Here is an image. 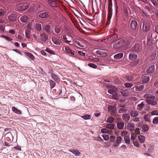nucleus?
Instances as JSON below:
<instances>
[{
  "instance_id": "1",
  "label": "nucleus",
  "mask_w": 158,
  "mask_h": 158,
  "mask_svg": "<svg viewBox=\"0 0 158 158\" xmlns=\"http://www.w3.org/2000/svg\"><path fill=\"white\" fill-rule=\"evenodd\" d=\"M157 35L154 30L150 31L147 34V44L148 46H151L153 42L157 41Z\"/></svg>"
},
{
  "instance_id": "2",
  "label": "nucleus",
  "mask_w": 158,
  "mask_h": 158,
  "mask_svg": "<svg viewBox=\"0 0 158 158\" xmlns=\"http://www.w3.org/2000/svg\"><path fill=\"white\" fill-rule=\"evenodd\" d=\"M129 42L128 40H126L125 39L121 38L118 39L115 42L113 45L114 48H118L122 47H126L129 45Z\"/></svg>"
},
{
  "instance_id": "3",
  "label": "nucleus",
  "mask_w": 158,
  "mask_h": 158,
  "mask_svg": "<svg viewBox=\"0 0 158 158\" xmlns=\"http://www.w3.org/2000/svg\"><path fill=\"white\" fill-rule=\"evenodd\" d=\"M143 98L147 99L146 101L148 104L153 105L157 104L156 101V100H154L155 99L154 96L149 94H146L144 95Z\"/></svg>"
},
{
  "instance_id": "4",
  "label": "nucleus",
  "mask_w": 158,
  "mask_h": 158,
  "mask_svg": "<svg viewBox=\"0 0 158 158\" xmlns=\"http://www.w3.org/2000/svg\"><path fill=\"white\" fill-rule=\"evenodd\" d=\"M116 104L114 103L113 105H110L108 107V111L111 113V115L113 116H115L116 115L115 106Z\"/></svg>"
},
{
  "instance_id": "5",
  "label": "nucleus",
  "mask_w": 158,
  "mask_h": 158,
  "mask_svg": "<svg viewBox=\"0 0 158 158\" xmlns=\"http://www.w3.org/2000/svg\"><path fill=\"white\" fill-rule=\"evenodd\" d=\"M131 52L136 53L140 52L142 51V48L140 45L139 44H136L131 49Z\"/></svg>"
},
{
  "instance_id": "6",
  "label": "nucleus",
  "mask_w": 158,
  "mask_h": 158,
  "mask_svg": "<svg viewBox=\"0 0 158 158\" xmlns=\"http://www.w3.org/2000/svg\"><path fill=\"white\" fill-rule=\"evenodd\" d=\"M122 138L120 136L117 137L115 139L114 142L113 144V146L115 148L117 147L122 143Z\"/></svg>"
},
{
  "instance_id": "7",
  "label": "nucleus",
  "mask_w": 158,
  "mask_h": 158,
  "mask_svg": "<svg viewBox=\"0 0 158 158\" xmlns=\"http://www.w3.org/2000/svg\"><path fill=\"white\" fill-rule=\"evenodd\" d=\"M112 0L109 1L108 6V14L109 16H111L112 14Z\"/></svg>"
},
{
  "instance_id": "8",
  "label": "nucleus",
  "mask_w": 158,
  "mask_h": 158,
  "mask_svg": "<svg viewBox=\"0 0 158 158\" xmlns=\"http://www.w3.org/2000/svg\"><path fill=\"white\" fill-rule=\"evenodd\" d=\"M131 28L133 30H136L138 27L137 22L135 20H132L130 23Z\"/></svg>"
},
{
  "instance_id": "9",
  "label": "nucleus",
  "mask_w": 158,
  "mask_h": 158,
  "mask_svg": "<svg viewBox=\"0 0 158 158\" xmlns=\"http://www.w3.org/2000/svg\"><path fill=\"white\" fill-rule=\"evenodd\" d=\"M96 53L102 57H106L107 55V52L105 50L102 49H100L97 50L96 51Z\"/></svg>"
},
{
  "instance_id": "10",
  "label": "nucleus",
  "mask_w": 158,
  "mask_h": 158,
  "mask_svg": "<svg viewBox=\"0 0 158 158\" xmlns=\"http://www.w3.org/2000/svg\"><path fill=\"white\" fill-rule=\"evenodd\" d=\"M40 39L41 40L44 42H46L48 40V37L44 33H40Z\"/></svg>"
},
{
  "instance_id": "11",
  "label": "nucleus",
  "mask_w": 158,
  "mask_h": 158,
  "mask_svg": "<svg viewBox=\"0 0 158 158\" xmlns=\"http://www.w3.org/2000/svg\"><path fill=\"white\" fill-rule=\"evenodd\" d=\"M39 17L42 19L47 18L49 17V13L48 12H41L40 13Z\"/></svg>"
},
{
  "instance_id": "12",
  "label": "nucleus",
  "mask_w": 158,
  "mask_h": 158,
  "mask_svg": "<svg viewBox=\"0 0 158 158\" xmlns=\"http://www.w3.org/2000/svg\"><path fill=\"white\" fill-rule=\"evenodd\" d=\"M65 50L66 52L69 54V55L72 57H75V54L73 51H72L68 47H65Z\"/></svg>"
},
{
  "instance_id": "13",
  "label": "nucleus",
  "mask_w": 158,
  "mask_h": 158,
  "mask_svg": "<svg viewBox=\"0 0 158 158\" xmlns=\"http://www.w3.org/2000/svg\"><path fill=\"white\" fill-rule=\"evenodd\" d=\"M127 128L129 131L132 132L135 129V125L131 123H128L127 124Z\"/></svg>"
},
{
  "instance_id": "14",
  "label": "nucleus",
  "mask_w": 158,
  "mask_h": 158,
  "mask_svg": "<svg viewBox=\"0 0 158 158\" xmlns=\"http://www.w3.org/2000/svg\"><path fill=\"white\" fill-rule=\"evenodd\" d=\"M52 40L53 43L57 45H60L61 42V41L60 39L55 37H52Z\"/></svg>"
},
{
  "instance_id": "15",
  "label": "nucleus",
  "mask_w": 158,
  "mask_h": 158,
  "mask_svg": "<svg viewBox=\"0 0 158 158\" xmlns=\"http://www.w3.org/2000/svg\"><path fill=\"white\" fill-rule=\"evenodd\" d=\"M130 115L127 114H124L122 115V118L125 122H128L130 119Z\"/></svg>"
},
{
  "instance_id": "16",
  "label": "nucleus",
  "mask_w": 158,
  "mask_h": 158,
  "mask_svg": "<svg viewBox=\"0 0 158 158\" xmlns=\"http://www.w3.org/2000/svg\"><path fill=\"white\" fill-rule=\"evenodd\" d=\"M141 80L143 82L147 83L149 81L150 77L149 76L143 75L141 78Z\"/></svg>"
},
{
  "instance_id": "17",
  "label": "nucleus",
  "mask_w": 158,
  "mask_h": 158,
  "mask_svg": "<svg viewBox=\"0 0 158 158\" xmlns=\"http://www.w3.org/2000/svg\"><path fill=\"white\" fill-rule=\"evenodd\" d=\"M28 7V6L27 5L22 4L20 6H18L17 7V9L19 10H24L27 9Z\"/></svg>"
},
{
  "instance_id": "18",
  "label": "nucleus",
  "mask_w": 158,
  "mask_h": 158,
  "mask_svg": "<svg viewBox=\"0 0 158 158\" xmlns=\"http://www.w3.org/2000/svg\"><path fill=\"white\" fill-rule=\"evenodd\" d=\"M48 4L53 7L57 6V4L56 0H48Z\"/></svg>"
},
{
  "instance_id": "19",
  "label": "nucleus",
  "mask_w": 158,
  "mask_h": 158,
  "mask_svg": "<svg viewBox=\"0 0 158 158\" xmlns=\"http://www.w3.org/2000/svg\"><path fill=\"white\" fill-rule=\"evenodd\" d=\"M149 28L150 26L149 24L146 22L143 23V31H147L149 30Z\"/></svg>"
},
{
  "instance_id": "20",
  "label": "nucleus",
  "mask_w": 158,
  "mask_h": 158,
  "mask_svg": "<svg viewBox=\"0 0 158 158\" xmlns=\"http://www.w3.org/2000/svg\"><path fill=\"white\" fill-rule=\"evenodd\" d=\"M131 116L133 117H136L139 115L138 112L135 110H131L130 111Z\"/></svg>"
},
{
  "instance_id": "21",
  "label": "nucleus",
  "mask_w": 158,
  "mask_h": 158,
  "mask_svg": "<svg viewBox=\"0 0 158 158\" xmlns=\"http://www.w3.org/2000/svg\"><path fill=\"white\" fill-rule=\"evenodd\" d=\"M137 57V55L135 54L131 53L129 55V58L131 60H134L136 59Z\"/></svg>"
},
{
  "instance_id": "22",
  "label": "nucleus",
  "mask_w": 158,
  "mask_h": 158,
  "mask_svg": "<svg viewBox=\"0 0 158 158\" xmlns=\"http://www.w3.org/2000/svg\"><path fill=\"white\" fill-rule=\"evenodd\" d=\"M154 69L155 66L154 65H152L148 68L147 72L148 73H151L154 71Z\"/></svg>"
},
{
  "instance_id": "23",
  "label": "nucleus",
  "mask_w": 158,
  "mask_h": 158,
  "mask_svg": "<svg viewBox=\"0 0 158 158\" xmlns=\"http://www.w3.org/2000/svg\"><path fill=\"white\" fill-rule=\"evenodd\" d=\"M118 128L119 129H122L124 126V123L122 122H118L117 123Z\"/></svg>"
},
{
  "instance_id": "24",
  "label": "nucleus",
  "mask_w": 158,
  "mask_h": 158,
  "mask_svg": "<svg viewBox=\"0 0 158 158\" xmlns=\"http://www.w3.org/2000/svg\"><path fill=\"white\" fill-rule=\"evenodd\" d=\"M120 4L122 5L123 6V10L124 13L126 14H128V11L127 7L125 6V2H121V1L120 0Z\"/></svg>"
},
{
  "instance_id": "25",
  "label": "nucleus",
  "mask_w": 158,
  "mask_h": 158,
  "mask_svg": "<svg viewBox=\"0 0 158 158\" xmlns=\"http://www.w3.org/2000/svg\"><path fill=\"white\" fill-rule=\"evenodd\" d=\"M44 30L48 33H50L51 26L49 25L45 24L44 27Z\"/></svg>"
},
{
  "instance_id": "26",
  "label": "nucleus",
  "mask_w": 158,
  "mask_h": 158,
  "mask_svg": "<svg viewBox=\"0 0 158 158\" xmlns=\"http://www.w3.org/2000/svg\"><path fill=\"white\" fill-rule=\"evenodd\" d=\"M9 20L11 22H14L16 20V17L15 15L13 14H11L8 17Z\"/></svg>"
},
{
  "instance_id": "27",
  "label": "nucleus",
  "mask_w": 158,
  "mask_h": 158,
  "mask_svg": "<svg viewBox=\"0 0 158 158\" xmlns=\"http://www.w3.org/2000/svg\"><path fill=\"white\" fill-rule=\"evenodd\" d=\"M69 151L74 154L76 156H78L81 154V153L77 149H71L69 150Z\"/></svg>"
},
{
  "instance_id": "28",
  "label": "nucleus",
  "mask_w": 158,
  "mask_h": 158,
  "mask_svg": "<svg viewBox=\"0 0 158 158\" xmlns=\"http://www.w3.org/2000/svg\"><path fill=\"white\" fill-rule=\"evenodd\" d=\"M109 88H110L111 89L108 90V92L111 94H113L114 91L117 89L116 88L113 86H109Z\"/></svg>"
},
{
  "instance_id": "29",
  "label": "nucleus",
  "mask_w": 158,
  "mask_h": 158,
  "mask_svg": "<svg viewBox=\"0 0 158 158\" xmlns=\"http://www.w3.org/2000/svg\"><path fill=\"white\" fill-rule=\"evenodd\" d=\"M101 132L102 133H108L110 134H112V131L111 130H108L106 128H102L101 130Z\"/></svg>"
},
{
  "instance_id": "30",
  "label": "nucleus",
  "mask_w": 158,
  "mask_h": 158,
  "mask_svg": "<svg viewBox=\"0 0 158 158\" xmlns=\"http://www.w3.org/2000/svg\"><path fill=\"white\" fill-rule=\"evenodd\" d=\"M106 125V127L110 130L113 129L114 128V125L113 123L107 124Z\"/></svg>"
},
{
  "instance_id": "31",
  "label": "nucleus",
  "mask_w": 158,
  "mask_h": 158,
  "mask_svg": "<svg viewBox=\"0 0 158 158\" xmlns=\"http://www.w3.org/2000/svg\"><path fill=\"white\" fill-rule=\"evenodd\" d=\"M12 110L13 112L17 114H22L21 111L20 110L17 109L15 107H12Z\"/></svg>"
},
{
  "instance_id": "32",
  "label": "nucleus",
  "mask_w": 158,
  "mask_h": 158,
  "mask_svg": "<svg viewBox=\"0 0 158 158\" xmlns=\"http://www.w3.org/2000/svg\"><path fill=\"white\" fill-rule=\"evenodd\" d=\"M144 86L142 85H138L135 87V90L137 91H140L143 90Z\"/></svg>"
},
{
  "instance_id": "33",
  "label": "nucleus",
  "mask_w": 158,
  "mask_h": 158,
  "mask_svg": "<svg viewBox=\"0 0 158 158\" xmlns=\"http://www.w3.org/2000/svg\"><path fill=\"white\" fill-rule=\"evenodd\" d=\"M28 19V18L25 15H23L20 18L21 21L23 23H26Z\"/></svg>"
},
{
  "instance_id": "34",
  "label": "nucleus",
  "mask_w": 158,
  "mask_h": 158,
  "mask_svg": "<svg viewBox=\"0 0 158 158\" xmlns=\"http://www.w3.org/2000/svg\"><path fill=\"white\" fill-rule=\"evenodd\" d=\"M144 105L145 104L144 102H142L140 104L138 105L137 109L139 110H141L143 109Z\"/></svg>"
},
{
  "instance_id": "35",
  "label": "nucleus",
  "mask_w": 158,
  "mask_h": 158,
  "mask_svg": "<svg viewBox=\"0 0 158 158\" xmlns=\"http://www.w3.org/2000/svg\"><path fill=\"white\" fill-rule=\"evenodd\" d=\"M26 55L29 57L31 60H33L35 59V57L31 53L29 52H26L25 53Z\"/></svg>"
},
{
  "instance_id": "36",
  "label": "nucleus",
  "mask_w": 158,
  "mask_h": 158,
  "mask_svg": "<svg viewBox=\"0 0 158 158\" xmlns=\"http://www.w3.org/2000/svg\"><path fill=\"white\" fill-rule=\"evenodd\" d=\"M123 53H120L115 55L114 57L115 59H120L123 57Z\"/></svg>"
},
{
  "instance_id": "37",
  "label": "nucleus",
  "mask_w": 158,
  "mask_h": 158,
  "mask_svg": "<svg viewBox=\"0 0 158 158\" xmlns=\"http://www.w3.org/2000/svg\"><path fill=\"white\" fill-rule=\"evenodd\" d=\"M124 140L125 143L127 145H129L130 144V139L127 136L124 137Z\"/></svg>"
},
{
  "instance_id": "38",
  "label": "nucleus",
  "mask_w": 158,
  "mask_h": 158,
  "mask_svg": "<svg viewBox=\"0 0 158 158\" xmlns=\"http://www.w3.org/2000/svg\"><path fill=\"white\" fill-rule=\"evenodd\" d=\"M35 27L37 31L39 32L40 31L42 30L41 25L40 23H36L35 24Z\"/></svg>"
},
{
  "instance_id": "39",
  "label": "nucleus",
  "mask_w": 158,
  "mask_h": 158,
  "mask_svg": "<svg viewBox=\"0 0 158 158\" xmlns=\"http://www.w3.org/2000/svg\"><path fill=\"white\" fill-rule=\"evenodd\" d=\"M138 139L140 142L141 143H143L145 140V137L143 135H140L138 136Z\"/></svg>"
},
{
  "instance_id": "40",
  "label": "nucleus",
  "mask_w": 158,
  "mask_h": 158,
  "mask_svg": "<svg viewBox=\"0 0 158 158\" xmlns=\"http://www.w3.org/2000/svg\"><path fill=\"white\" fill-rule=\"evenodd\" d=\"M51 77L52 79L56 81H59V78L54 73H52L51 75Z\"/></svg>"
},
{
  "instance_id": "41",
  "label": "nucleus",
  "mask_w": 158,
  "mask_h": 158,
  "mask_svg": "<svg viewBox=\"0 0 158 158\" xmlns=\"http://www.w3.org/2000/svg\"><path fill=\"white\" fill-rule=\"evenodd\" d=\"M144 119L145 121L149 122L150 121V116L149 114H146L144 116Z\"/></svg>"
},
{
  "instance_id": "42",
  "label": "nucleus",
  "mask_w": 158,
  "mask_h": 158,
  "mask_svg": "<svg viewBox=\"0 0 158 158\" xmlns=\"http://www.w3.org/2000/svg\"><path fill=\"white\" fill-rule=\"evenodd\" d=\"M81 117L85 120L89 119L91 118V116L87 114H85L81 116Z\"/></svg>"
},
{
  "instance_id": "43",
  "label": "nucleus",
  "mask_w": 158,
  "mask_h": 158,
  "mask_svg": "<svg viewBox=\"0 0 158 158\" xmlns=\"http://www.w3.org/2000/svg\"><path fill=\"white\" fill-rule=\"evenodd\" d=\"M49 82L50 84V85L51 88L52 89L53 88H54L56 85L55 82L52 80H50L49 81Z\"/></svg>"
},
{
  "instance_id": "44",
  "label": "nucleus",
  "mask_w": 158,
  "mask_h": 158,
  "mask_svg": "<svg viewBox=\"0 0 158 158\" xmlns=\"http://www.w3.org/2000/svg\"><path fill=\"white\" fill-rule=\"evenodd\" d=\"M114 119V118L112 117L109 116L107 118V122L108 123H112L113 122Z\"/></svg>"
},
{
  "instance_id": "45",
  "label": "nucleus",
  "mask_w": 158,
  "mask_h": 158,
  "mask_svg": "<svg viewBox=\"0 0 158 158\" xmlns=\"http://www.w3.org/2000/svg\"><path fill=\"white\" fill-rule=\"evenodd\" d=\"M143 131L144 132L147 131L149 129L148 127L146 125H144L142 127Z\"/></svg>"
},
{
  "instance_id": "46",
  "label": "nucleus",
  "mask_w": 158,
  "mask_h": 158,
  "mask_svg": "<svg viewBox=\"0 0 158 158\" xmlns=\"http://www.w3.org/2000/svg\"><path fill=\"white\" fill-rule=\"evenodd\" d=\"M55 32L57 33H59L60 31V29L59 27H58L57 26H55Z\"/></svg>"
},
{
  "instance_id": "47",
  "label": "nucleus",
  "mask_w": 158,
  "mask_h": 158,
  "mask_svg": "<svg viewBox=\"0 0 158 158\" xmlns=\"http://www.w3.org/2000/svg\"><path fill=\"white\" fill-rule=\"evenodd\" d=\"M1 37L3 38L8 41H10L12 40V38L6 35H2Z\"/></svg>"
},
{
  "instance_id": "48",
  "label": "nucleus",
  "mask_w": 158,
  "mask_h": 158,
  "mask_svg": "<svg viewBox=\"0 0 158 158\" xmlns=\"http://www.w3.org/2000/svg\"><path fill=\"white\" fill-rule=\"evenodd\" d=\"M124 85L126 88H130L133 86V84L129 83H126L124 84Z\"/></svg>"
},
{
  "instance_id": "49",
  "label": "nucleus",
  "mask_w": 158,
  "mask_h": 158,
  "mask_svg": "<svg viewBox=\"0 0 158 158\" xmlns=\"http://www.w3.org/2000/svg\"><path fill=\"white\" fill-rule=\"evenodd\" d=\"M120 93L124 97H127L128 96V93L127 92L124 91H120Z\"/></svg>"
},
{
  "instance_id": "50",
  "label": "nucleus",
  "mask_w": 158,
  "mask_h": 158,
  "mask_svg": "<svg viewBox=\"0 0 158 158\" xmlns=\"http://www.w3.org/2000/svg\"><path fill=\"white\" fill-rule=\"evenodd\" d=\"M140 60L139 59L133 61L132 62V64L133 66H135L137 65L139 63Z\"/></svg>"
},
{
  "instance_id": "51",
  "label": "nucleus",
  "mask_w": 158,
  "mask_h": 158,
  "mask_svg": "<svg viewBox=\"0 0 158 158\" xmlns=\"http://www.w3.org/2000/svg\"><path fill=\"white\" fill-rule=\"evenodd\" d=\"M26 37L28 39L30 38V33L29 31L26 30L25 31Z\"/></svg>"
},
{
  "instance_id": "52",
  "label": "nucleus",
  "mask_w": 158,
  "mask_h": 158,
  "mask_svg": "<svg viewBox=\"0 0 158 158\" xmlns=\"http://www.w3.org/2000/svg\"><path fill=\"white\" fill-rule=\"evenodd\" d=\"M126 79L129 81H133V77L132 76H127L126 77Z\"/></svg>"
},
{
  "instance_id": "53",
  "label": "nucleus",
  "mask_w": 158,
  "mask_h": 158,
  "mask_svg": "<svg viewBox=\"0 0 158 158\" xmlns=\"http://www.w3.org/2000/svg\"><path fill=\"white\" fill-rule=\"evenodd\" d=\"M88 65L89 67L94 69H96L97 67V66L96 64L93 63H89Z\"/></svg>"
},
{
  "instance_id": "54",
  "label": "nucleus",
  "mask_w": 158,
  "mask_h": 158,
  "mask_svg": "<svg viewBox=\"0 0 158 158\" xmlns=\"http://www.w3.org/2000/svg\"><path fill=\"white\" fill-rule=\"evenodd\" d=\"M126 109L123 108L120 109L118 110V112L119 113H125L126 112Z\"/></svg>"
},
{
  "instance_id": "55",
  "label": "nucleus",
  "mask_w": 158,
  "mask_h": 158,
  "mask_svg": "<svg viewBox=\"0 0 158 158\" xmlns=\"http://www.w3.org/2000/svg\"><path fill=\"white\" fill-rule=\"evenodd\" d=\"M153 123L156 124L158 123V117H155L153 120Z\"/></svg>"
},
{
  "instance_id": "56",
  "label": "nucleus",
  "mask_w": 158,
  "mask_h": 158,
  "mask_svg": "<svg viewBox=\"0 0 158 158\" xmlns=\"http://www.w3.org/2000/svg\"><path fill=\"white\" fill-rule=\"evenodd\" d=\"M102 136L105 140H108L109 139V136L108 135H103Z\"/></svg>"
},
{
  "instance_id": "57",
  "label": "nucleus",
  "mask_w": 158,
  "mask_h": 158,
  "mask_svg": "<svg viewBox=\"0 0 158 158\" xmlns=\"http://www.w3.org/2000/svg\"><path fill=\"white\" fill-rule=\"evenodd\" d=\"M5 13V11L3 9H0V17L3 16Z\"/></svg>"
},
{
  "instance_id": "58",
  "label": "nucleus",
  "mask_w": 158,
  "mask_h": 158,
  "mask_svg": "<svg viewBox=\"0 0 158 158\" xmlns=\"http://www.w3.org/2000/svg\"><path fill=\"white\" fill-rule=\"evenodd\" d=\"M132 121H133L136 122H138L139 121V117H135L132 119Z\"/></svg>"
},
{
  "instance_id": "59",
  "label": "nucleus",
  "mask_w": 158,
  "mask_h": 158,
  "mask_svg": "<svg viewBox=\"0 0 158 158\" xmlns=\"http://www.w3.org/2000/svg\"><path fill=\"white\" fill-rule=\"evenodd\" d=\"M127 132L125 131H122L121 132V135L122 136H124V137L127 136Z\"/></svg>"
},
{
  "instance_id": "60",
  "label": "nucleus",
  "mask_w": 158,
  "mask_h": 158,
  "mask_svg": "<svg viewBox=\"0 0 158 158\" xmlns=\"http://www.w3.org/2000/svg\"><path fill=\"white\" fill-rule=\"evenodd\" d=\"M115 137L114 136H111L110 137V140L112 142L114 143L115 140Z\"/></svg>"
},
{
  "instance_id": "61",
  "label": "nucleus",
  "mask_w": 158,
  "mask_h": 158,
  "mask_svg": "<svg viewBox=\"0 0 158 158\" xmlns=\"http://www.w3.org/2000/svg\"><path fill=\"white\" fill-rule=\"evenodd\" d=\"M63 39L65 40V42L67 43H69V42H71V41H68L67 40V38L65 35H64L63 37Z\"/></svg>"
},
{
  "instance_id": "62",
  "label": "nucleus",
  "mask_w": 158,
  "mask_h": 158,
  "mask_svg": "<svg viewBox=\"0 0 158 158\" xmlns=\"http://www.w3.org/2000/svg\"><path fill=\"white\" fill-rule=\"evenodd\" d=\"M120 148L123 150H126L127 149V147L126 145L123 144L121 146Z\"/></svg>"
},
{
  "instance_id": "63",
  "label": "nucleus",
  "mask_w": 158,
  "mask_h": 158,
  "mask_svg": "<svg viewBox=\"0 0 158 158\" xmlns=\"http://www.w3.org/2000/svg\"><path fill=\"white\" fill-rule=\"evenodd\" d=\"M133 143L134 144V145L137 147H139V143L136 141H133Z\"/></svg>"
},
{
  "instance_id": "64",
  "label": "nucleus",
  "mask_w": 158,
  "mask_h": 158,
  "mask_svg": "<svg viewBox=\"0 0 158 158\" xmlns=\"http://www.w3.org/2000/svg\"><path fill=\"white\" fill-rule=\"evenodd\" d=\"M155 32L156 33V34L158 35V26H157L155 27L154 28V30Z\"/></svg>"
}]
</instances>
